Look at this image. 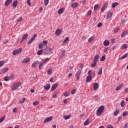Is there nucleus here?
Returning <instances> with one entry per match:
<instances>
[{"mask_svg":"<svg viewBox=\"0 0 128 128\" xmlns=\"http://www.w3.org/2000/svg\"><path fill=\"white\" fill-rule=\"evenodd\" d=\"M104 105L100 106L96 110V116H102V114L104 112Z\"/></svg>","mask_w":128,"mask_h":128,"instance_id":"1","label":"nucleus"},{"mask_svg":"<svg viewBox=\"0 0 128 128\" xmlns=\"http://www.w3.org/2000/svg\"><path fill=\"white\" fill-rule=\"evenodd\" d=\"M22 84L20 82H16L12 85V90H16L18 86H20Z\"/></svg>","mask_w":128,"mask_h":128,"instance_id":"2","label":"nucleus"},{"mask_svg":"<svg viewBox=\"0 0 128 128\" xmlns=\"http://www.w3.org/2000/svg\"><path fill=\"white\" fill-rule=\"evenodd\" d=\"M52 52V48L50 47H46L44 50V53L46 54H51Z\"/></svg>","mask_w":128,"mask_h":128,"instance_id":"3","label":"nucleus"},{"mask_svg":"<svg viewBox=\"0 0 128 128\" xmlns=\"http://www.w3.org/2000/svg\"><path fill=\"white\" fill-rule=\"evenodd\" d=\"M22 50V48H19L18 49L13 50L12 54L13 56H16V54H20Z\"/></svg>","mask_w":128,"mask_h":128,"instance_id":"4","label":"nucleus"},{"mask_svg":"<svg viewBox=\"0 0 128 128\" xmlns=\"http://www.w3.org/2000/svg\"><path fill=\"white\" fill-rule=\"evenodd\" d=\"M38 36V35L36 34H34V36L29 40V41L28 42V44H30L34 40H36V38Z\"/></svg>","mask_w":128,"mask_h":128,"instance_id":"5","label":"nucleus"},{"mask_svg":"<svg viewBox=\"0 0 128 128\" xmlns=\"http://www.w3.org/2000/svg\"><path fill=\"white\" fill-rule=\"evenodd\" d=\"M58 83H56V84H53L52 85V88H51L50 91L51 92H54V90L58 88Z\"/></svg>","mask_w":128,"mask_h":128,"instance_id":"6","label":"nucleus"},{"mask_svg":"<svg viewBox=\"0 0 128 128\" xmlns=\"http://www.w3.org/2000/svg\"><path fill=\"white\" fill-rule=\"evenodd\" d=\"M78 6V4L76 2H74L72 4L71 8H76Z\"/></svg>","mask_w":128,"mask_h":128,"instance_id":"7","label":"nucleus"},{"mask_svg":"<svg viewBox=\"0 0 128 128\" xmlns=\"http://www.w3.org/2000/svg\"><path fill=\"white\" fill-rule=\"evenodd\" d=\"M52 120V116H51L50 117H48L44 120V124L48 122H50V120Z\"/></svg>","mask_w":128,"mask_h":128,"instance_id":"8","label":"nucleus"},{"mask_svg":"<svg viewBox=\"0 0 128 128\" xmlns=\"http://www.w3.org/2000/svg\"><path fill=\"white\" fill-rule=\"evenodd\" d=\"M28 34H24L23 35L21 40L20 41V42L22 43V42H24V40H26V38H28Z\"/></svg>","mask_w":128,"mask_h":128,"instance_id":"9","label":"nucleus"},{"mask_svg":"<svg viewBox=\"0 0 128 128\" xmlns=\"http://www.w3.org/2000/svg\"><path fill=\"white\" fill-rule=\"evenodd\" d=\"M12 2V0H6L4 2L5 6H8Z\"/></svg>","mask_w":128,"mask_h":128,"instance_id":"10","label":"nucleus"},{"mask_svg":"<svg viewBox=\"0 0 128 128\" xmlns=\"http://www.w3.org/2000/svg\"><path fill=\"white\" fill-rule=\"evenodd\" d=\"M92 79V76H88L86 78V82H90V80Z\"/></svg>","mask_w":128,"mask_h":128,"instance_id":"11","label":"nucleus"},{"mask_svg":"<svg viewBox=\"0 0 128 128\" xmlns=\"http://www.w3.org/2000/svg\"><path fill=\"white\" fill-rule=\"evenodd\" d=\"M98 83L94 82V90H96L98 88Z\"/></svg>","mask_w":128,"mask_h":128,"instance_id":"12","label":"nucleus"},{"mask_svg":"<svg viewBox=\"0 0 128 128\" xmlns=\"http://www.w3.org/2000/svg\"><path fill=\"white\" fill-rule=\"evenodd\" d=\"M62 32V30L60 29L56 30V36H60V34Z\"/></svg>","mask_w":128,"mask_h":128,"instance_id":"13","label":"nucleus"},{"mask_svg":"<svg viewBox=\"0 0 128 128\" xmlns=\"http://www.w3.org/2000/svg\"><path fill=\"white\" fill-rule=\"evenodd\" d=\"M64 56H66V50H62V53L60 56V58L62 60V58H64Z\"/></svg>","mask_w":128,"mask_h":128,"instance_id":"14","label":"nucleus"},{"mask_svg":"<svg viewBox=\"0 0 128 128\" xmlns=\"http://www.w3.org/2000/svg\"><path fill=\"white\" fill-rule=\"evenodd\" d=\"M30 60V58H26L24 60H22V64H26V62H28Z\"/></svg>","mask_w":128,"mask_h":128,"instance_id":"15","label":"nucleus"},{"mask_svg":"<svg viewBox=\"0 0 128 128\" xmlns=\"http://www.w3.org/2000/svg\"><path fill=\"white\" fill-rule=\"evenodd\" d=\"M104 46H110V41H108V40H104Z\"/></svg>","mask_w":128,"mask_h":128,"instance_id":"16","label":"nucleus"},{"mask_svg":"<svg viewBox=\"0 0 128 128\" xmlns=\"http://www.w3.org/2000/svg\"><path fill=\"white\" fill-rule=\"evenodd\" d=\"M44 90H48L50 88V84H46V86H44Z\"/></svg>","mask_w":128,"mask_h":128,"instance_id":"17","label":"nucleus"},{"mask_svg":"<svg viewBox=\"0 0 128 128\" xmlns=\"http://www.w3.org/2000/svg\"><path fill=\"white\" fill-rule=\"evenodd\" d=\"M98 58H100V56H98V54H96L94 57L93 62H98Z\"/></svg>","mask_w":128,"mask_h":128,"instance_id":"18","label":"nucleus"},{"mask_svg":"<svg viewBox=\"0 0 128 128\" xmlns=\"http://www.w3.org/2000/svg\"><path fill=\"white\" fill-rule=\"evenodd\" d=\"M18 2L17 0L13 2L12 4V7L16 8V6H18Z\"/></svg>","mask_w":128,"mask_h":128,"instance_id":"19","label":"nucleus"},{"mask_svg":"<svg viewBox=\"0 0 128 128\" xmlns=\"http://www.w3.org/2000/svg\"><path fill=\"white\" fill-rule=\"evenodd\" d=\"M7 72H8V68H4L1 70L2 74H6Z\"/></svg>","mask_w":128,"mask_h":128,"instance_id":"20","label":"nucleus"},{"mask_svg":"<svg viewBox=\"0 0 128 128\" xmlns=\"http://www.w3.org/2000/svg\"><path fill=\"white\" fill-rule=\"evenodd\" d=\"M9 78L10 79V80H14V74H12L9 76Z\"/></svg>","mask_w":128,"mask_h":128,"instance_id":"21","label":"nucleus"},{"mask_svg":"<svg viewBox=\"0 0 128 128\" xmlns=\"http://www.w3.org/2000/svg\"><path fill=\"white\" fill-rule=\"evenodd\" d=\"M112 12H109L107 14L106 18L107 19L110 18H112Z\"/></svg>","mask_w":128,"mask_h":128,"instance_id":"22","label":"nucleus"},{"mask_svg":"<svg viewBox=\"0 0 128 128\" xmlns=\"http://www.w3.org/2000/svg\"><path fill=\"white\" fill-rule=\"evenodd\" d=\"M95 38H96V36H92L88 40V42H92V40H94Z\"/></svg>","mask_w":128,"mask_h":128,"instance_id":"23","label":"nucleus"},{"mask_svg":"<svg viewBox=\"0 0 128 128\" xmlns=\"http://www.w3.org/2000/svg\"><path fill=\"white\" fill-rule=\"evenodd\" d=\"M128 34V30H126V31L122 32L121 34V37L124 38V36H126V34Z\"/></svg>","mask_w":128,"mask_h":128,"instance_id":"24","label":"nucleus"},{"mask_svg":"<svg viewBox=\"0 0 128 128\" xmlns=\"http://www.w3.org/2000/svg\"><path fill=\"white\" fill-rule=\"evenodd\" d=\"M116 6H118V2H114L112 5V8H114Z\"/></svg>","mask_w":128,"mask_h":128,"instance_id":"25","label":"nucleus"},{"mask_svg":"<svg viewBox=\"0 0 128 128\" xmlns=\"http://www.w3.org/2000/svg\"><path fill=\"white\" fill-rule=\"evenodd\" d=\"M108 8V5L103 6L101 8V12H104L106 10V8Z\"/></svg>","mask_w":128,"mask_h":128,"instance_id":"26","label":"nucleus"},{"mask_svg":"<svg viewBox=\"0 0 128 128\" xmlns=\"http://www.w3.org/2000/svg\"><path fill=\"white\" fill-rule=\"evenodd\" d=\"M44 63L42 62H40V64H39V66H38V68L39 70H42V68H44Z\"/></svg>","mask_w":128,"mask_h":128,"instance_id":"27","label":"nucleus"},{"mask_svg":"<svg viewBox=\"0 0 128 128\" xmlns=\"http://www.w3.org/2000/svg\"><path fill=\"white\" fill-rule=\"evenodd\" d=\"M98 62H96L95 61H93V63L91 64V68H96V64Z\"/></svg>","mask_w":128,"mask_h":128,"instance_id":"28","label":"nucleus"},{"mask_svg":"<svg viewBox=\"0 0 128 128\" xmlns=\"http://www.w3.org/2000/svg\"><path fill=\"white\" fill-rule=\"evenodd\" d=\"M90 124V119L87 118L86 120L84 122V126H88Z\"/></svg>","mask_w":128,"mask_h":128,"instance_id":"29","label":"nucleus"},{"mask_svg":"<svg viewBox=\"0 0 128 128\" xmlns=\"http://www.w3.org/2000/svg\"><path fill=\"white\" fill-rule=\"evenodd\" d=\"M64 12V8H62L60 10H58V14H62Z\"/></svg>","mask_w":128,"mask_h":128,"instance_id":"30","label":"nucleus"},{"mask_svg":"<svg viewBox=\"0 0 128 128\" xmlns=\"http://www.w3.org/2000/svg\"><path fill=\"white\" fill-rule=\"evenodd\" d=\"M122 84H121L120 85L116 87V90L118 91V90H120V88H122Z\"/></svg>","mask_w":128,"mask_h":128,"instance_id":"31","label":"nucleus"},{"mask_svg":"<svg viewBox=\"0 0 128 128\" xmlns=\"http://www.w3.org/2000/svg\"><path fill=\"white\" fill-rule=\"evenodd\" d=\"M128 48V44H123L121 46L120 48L121 50H124V48Z\"/></svg>","mask_w":128,"mask_h":128,"instance_id":"32","label":"nucleus"},{"mask_svg":"<svg viewBox=\"0 0 128 128\" xmlns=\"http://www.w3.org/2000/svg\"><path fill=\"white\" fill-rule=\"evenodd\" d=\"M118 30H120V28L118 27H116V28H114V30H113V32L116 34V33L118 32Z\"/></svg>","mask_w":128,"mask_h":128,"instance_id":"33","label":"nucleus"},{"mask_svg":"<svg viewBox=\"0 0 128 128\" xmlns=\"http://www.w3.org/2000/svg\"><path fill=\"white\" fill-rule=\"evenodd\" d=\"M38 48L40 50H42L44 48V44H42V43H40L38 44Z\"/></svg>","mask_w":128,"mask_h":128,"instance_id":"34","label":"nucleus"},{"mask_svg":"<svg viewBox=\"0 0 128 128\" xmlns=\"http://www.w3.org/2000/svg\"><path fill=\"white\" fill-rule=\"evenodd\" d=\"M38 64V61H35L33 62V64H32V66L34 68Z\"/></svg>","mask_w":128,"mask_h":128,"instance_id":"35","label":"nucleus"},{"mask_svg":"<svg viewBox=\"0 0 128 128\" xmlns=\"http://www.w3.org/2000/svg\"><path fill=\"white\" fill-rule=\"evenodd\" d=\"M42 52H44V50H39L37 52V54H38V56H40V54H42Z\"/></svg>","mask_w":128,"mask_h":128,"instance_id":"36","label":"nucleus"},{"mask_svg":"<svg viewBox=\"0 0 128 128\" xmlns=\"http://www.w3.org/2000/svg\"><path fill=\"white\" fill-rule=\"evenodd\" d=\"M118 114H120V110H116L114 112V116H116Z\"/></svg>","mask_w":128,"mask_h":128,"instance_id":"37","label":"nucleus"},{"mask_svg":"<svg viewBox=\"0 0 128 128\" xmlns=\"http://www.w3.org/2000/svg\"><path fill=\"white\" fill-rule=\"evenodd\" d=\"M48 60H50V58H47L43 60L42 61H41V62H42L43 64H46V62H48Z\"/></svg>","mask_w":128,"mask_h":128,"instance_id":"38","label":"nucleus"},{"mask_svg":"<svg viewBox=\"0 0 128 128\" xmlns=\"http://www.w3.org/2000/svg\"><path fill=\"white\" fill-rule=\"evenodd\" d=\"M94 10H100V7H98V4H96L94 6Z\"/></svg>","mask_w":128,"mask_h":128,"instance_id":"39","label":"nucleus"},{"mask_svg":"<svg viewBox=\"0 0 128 128\" xmlns=\"http://www.w3.org/2000/svg\"><path fill=\"white\" fill-rule=\"evenodd\" d=\"M97 74H102V68H100Z\"/></svg>","mask_w":128,"mask_h":128,"instance_id":"40","label":"nucleus"},{"mask_svg":"<svg viewBox=\"0 0 128 128\" xmlns=\"http://www.w3.org/2000/svg\"><path fill=\"white\" fill-rule=\"evenodd\" d=\"M128 54L126 53L125 55L122 56L120 58V60H124V58H128Z\"/></svg>","mask_w":128,"mask_h":128,"instance_id":"41","label":"nucleus"},{"mask_svg":"<svg viewBox=\"0 0 128 128\" xmlns=\"http://www.w3.org/2000/svg\"><path fill=\"white\" fill-rule=\"evenodd\" d=\"M4 80L5 82H8L9 80H10V79L9 76H6L4 78Z\"/></svg>","mask_w":128,"mask_h":128,"instance_id":"42","label":"nucleus"},{"mask_svg":"<svg viewBox=\"0 0 128 128\" xmlns=\"http://www.w3.org/2000/svg\"><path fill=\"white\" fill-rule=\"evenodd\" d=\"M100 62H104V60H106V56H102V58H100Z\"/></svg>","mask_w":128,"mask_h":128,"instance_id":"43","label":"nucleus"},{"mask_svg":"<svg viewBox=\"0 0 128 128\" xmlns=\"http://www.w3.org/2000/svg\"><path fill=\"white\" fill-rule=\"evenodd\" d=\"M124 100H122L121 101V103H120V106L122 107V108H124Z\"/></svg>","mask_w":128,"mask_h":128,"instance_id":"44","label":"nucleus"},{"mask_svg":"<svg viewBox=\"0 0 128 128\" xmlns=\"http://www.w3.org/2000/svg\"><path fill=\"white\" fill-rule=\"evenodd\" d=\"M4 64V60H1L0 61V68H2V66Z\"/></svg>","mask_w":128,"mask_h":128,"instance_id":"45","label":"nucleus"},{"mask_svg":"<svg viewBox=\"0 0 128 128\" xmlns=\"http://www.w3.org/2000/svg\"><path fill=\"white\" fill-rule=\"evenodd\" d=\"M24 102H26V98H24L22 100H19L20 104L24 103Z\"/></svg>","mask_w":128,"mask_h":128,"instance_id":"46","label":"nucleus"},{"mask_svg":"<svg viewBox=\"0 0 128 128\" xmlns=\"http://www.w3.org/2000/svg\"><path fill=\"white\" fill-rule=\"evenodd\" d=\"M49 0H44V6H48V4Z\"/></svg>","mask_w":128,"mask_h":128,"instance_id":"47","label":"nucleus"},{"mask_svg":"<svg viewBox=\"0 0 128 128\" xmlns=\"http://www.w3.org/2000/svg\"><path fill=\"white\" fill-rule=\"evenodd\" d=\"M128 111H125L122 113L123 116H128Z\"/></svg>","mask_w":128,"mask_h":128,"instance_id":"48","label":"nucleus"},{"mask_svg":"<svg viewBox=\"0 0 128 128\" xmlns=\"http://www.w3.org/2000/svg\"><path fill=\"white\" fill-rule=\"evenodd\" d=\"M22 17L20 16L18 18H17L16 22H22Z\"/></svg>","mask_w":128,"mask_h":128,"instance_id":"49","label":"nucleus"},{"mask_svg":"<svg viewBox=\"0 0 128 128\" xmlns=\"http://www.w3.org/2000/svg\"><path fill=\"white\" fill-rule=\"evenodd\" d=\"M64 96H70V92H65L64 94Z\"/></svg>","mask_w":128,"mask_h":128,"instance_id":"50","label":"nucleus"},{"mask_svg":"<svg viewBox=\"0 0 128 128\" xmlns=\"http://www.w3.org/2000/svg\"><path fill=\"white\" fill-rule=\"evenodd\" d=\"M76 80H80V74H76Z\"/></svg>","mask_w":128,"mask_h":128,"instance_id":"51","label":"nucleus"},{"mask_svg":"<svg viewBox=\"0 0 128 128\" xmlns=\"http://www.w3.org/2000/svg\"><path fill=\"white\" fill-rule=\"evenodd\" d=\"M68 40V37H66L63 41V44H66Z\"/></svg>","mask_w":128,"mask_h":128,"instance_id":"52","label":"nucleus"},{"mask_svg":"<svg viewBox=\"0 0 128 128\" xmlns=\"http://www.w3.org/2000/svg\"><path fill=\"white\" fill-rule=\"evenodd\" d=\"M70 118V115H68V116H64V120H68V118Z\"/></svg>","mask_w":128,"mask_h":128,"instance_id":"53","label":"nucleus"},{"mask_svg":"<svg viewBox=\"0 0 128 128\" xmlns=\"http://www.w3.org/2000/svg\"><path fill=\"white\" fill-rule=\"evenodd\" d=\"M108 47H106V48H104L103 52H108Z\"/></svg>","mask_w":128,"mask_h":128,"instance_id":"54","label":"nucleus"},{"mask_svg":"<svg viewBox=\"0 0 128 128\" xmlns=\"http://www.w3.org/2000/svg\"><path fill=\"white\" fill-rule=\"evenodd\" d=\"M6 119V117H2L0 118V122H2L4 120Z\"/></svg>","mask_w":128,"mask_h":128,"instance_id":"55","label":"nucleus"},{"mask_svg":"<svg viewBox=\"0 0 128 128\" xmlns=\"http://www.w3.org/2000/svg\"><path fill=\"white\" fill-rule=\"evenodd\" d=\"M38 102L36 101L33 102V106H38Z\"/></svg>","mask_w":128,"mask_h":128,"instance_id":"56","label":"nucleus"},{"mask_svg":"<svg viewBox=\"0 0 128 128\" xmlns=\"http://www.w3.org/2000/svg\"><path fill=\"white\" fill-rule=\"evenodd\" d=\"M76 90L74 89L72 92L71 94H76Z\"/></svg>","mask_w":128,"mask_h":128,"instance_id":"57","label":"nucleus"},{"mask_svg":"<svg viewBox=\"0 0 128 128\" xmlns=\"http://www.w3.org/2000/svg\"><path fill=\"white\" fill-rule=\"evenodd\" d=\"M102 23L100 22L98 25V28H102Z\"/></svg>","mask_w":128,"mask_h":128,"instance_id":"58","label":"nucleus"},{"mask_svg":"<svg viewBox=\"0 0 128 128\" xmlns=\"http://www.w3.org/2000/svg\"><path fill=\"white\" fill-rule=\"evenodd\" d=\"M92 14V10H90L88 12L87 16H90Z\"/></svg>","mask_w":128,"mask_h":128,"instance_id":"59","label":"nucleus"},{"mask_svg":"<svg viewBox=\"0 0 128 128\" xmlns=\"http://www.w3.org/2000/svg\"><path fill=\"white\" fill-rule=\"evenodd\" d=\"M52 70H48V71H47V73H48V74H52Z\"/></svg>","mask_w":128,"mask_h":128,"instance_id":"60","label":"nucleus"},{"mask_svg":"<svg viewBox=\"0 0 128 128\" xmlns=\"http://www.w3.org/2000/svg\"><path fill=\"white\" fill-rule=\"evenodd\" d=\"M76 74H82V70H78Z\"/></svg>","mask_w":128,"mask_h":128,"instance_id":"61","label":"nucleus"},{"mask_svg":"<svg viewBox=\"0 0 128 128\" xmlns=\"http://www.w3.org/2000/svg\"><path fill=\"white\" fill-rule=\"evenodd\" d=\"M42 42H43L44 44V46H46V44H48V42H46V40H43Z\"/></svg>","mask_w":128,"mask_h":128,"instance_id":"62","label":"nucleus"},{"mask_svg":"<svg viewBox=\"0 0 128 128\" xmlns=\"http://www.w3.org/2000/svg\"><path fill=\"white\" fill-rule=\"evenodd\" d=\"M92 70H90L88 72V76H92Z\"/></svg>","mask_w":128,"mask_h":128,"instance_id":"63","label":"nucleus"},{"mask_svg":"<svg viewBox=\"0 0 128 128\" xmlns=\"http://www.w3.org/2000/svg\"><path fill=\"white\" fill-rule=\"evenodd\" d=\"M107 128H114V126H112L111 124H109L107 126Z\"/></svg>","mask_w":128,"mask_h":128,"instance_id":"64","label":"nucleus"}]
</instances>
